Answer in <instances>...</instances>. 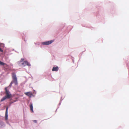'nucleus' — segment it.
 I'll list each match as a JSON object with an SVG mask.
<instances>
[{
  "mask_svg": "<svg viewBox=\"0 0 129 129\" xmlns=\"http://www.w3.org/2000/svg\"><path fill=\"white\" fill-rule=\"evenodd\" d=\"M3 51V50L0 48V51L2 52Z\"/></svg>",
  "mask_w": 129,
  "mask_h": 129,
  "instance_id": "obj_13",
  "label": "nucleus"
},
{
  "mask_svg": "<svg viewBox=\"0 0 129 129\" xmlns=\"http://www.w3.org/2000/svg\"><path fill=\"white\" fill-rule=\"evenodd\" d=\"M34 122L36 123L37 122V121L36 120H34Z\"/></svg>",
  "mask_w": 129,
  "mask_h": 129,
  "instance_id": "obj_14",
  "label": "nucleus"
},
{
  "mask_svg": "<svg viewBox=\"0 0 129 129\" xmlns=\"http://www.w3.org/2000/svg\"><path fill=\"white\" fill-rule=\"evenodd\" d=\"M24 59L23 58H22L20 60V61L21 62H22L23 61H24Z\"/></svg>",
  "mask_w": 129,
  "mask_h": 129,
  "instance_id": "obj_9",
  "label": "nucleus"
},
{
  "mask_svg": "<svg viewBox=\"0 0 129 129\" xmlns=\"http://www.w3.org/2000/svg\"><path fill=\"white\" fill-rule=\"evenodd\" d=\"M0 64H4V63L0 61Z\"/></svg>",
  "mask_w": 129,
  "mask_h": 129,
  "instance_id": "obj_11",
  "label": "nucleus"
},
{
  "mask_svg": "<svg viewBox=\"0 0 129 129\" xmlns=\"http://www.w3.org/2000/svg\"><path fill=\"white\" fill-rule=\"evenodd\" d=\"M8 107H7L6 108V112H5V119L6 120H7L8 119Z\"/></svg>",
  "mask_w": 129,
  "mask_h": 129,
  "instance_id": "obj_5",
  "label": "nucleus"
},
{
  "mask_svg": "<svg viewBox=\"0 0 129 129\" xmlns=\"http://www.w3.org/2000/svg\"><path fill=\"white\" fill-rule=\"evenodd\" d=\"M2 122L0 121V127L2 125Z\"/></svg>",
  "mask_w": 129,
  "mask_h": 129,
  "instance_id": "obj_12",
  "label": "nucleus"
},
{
  "mask_svg": "<svg viewBox=\"0 0 129 129\" xmlns=\"http://www.w3.org/2000/svg\"><path fill=\"white\" fill-rule=\"evenodd\" d=\"M22 64H29V63L27 61L25 60L22 63Z\"/></svg>",
  "mask_w": 129,
  "mask_h": 129,
  "instance_id": "obj_8",
  "label": "nucleus"
},
{
  "mask_svg": "<svg viewBox=\"0 0 129 129\" xmlns=\"http://www.w3.org/2000/svg\"><path fill=\"white\" fill-rule=\"evenodd\" d=\"M12 76L13 79V80L11 82H13V83H14L15 85H17L18 83L17 78L15 73H13L12 74Z\"/></svg>",
  "mask_w": 129,
  "mask_h": 129,
  "instance_id": "obj_2",
  "label": "nucleus"
},
{
  "mask_svg": "<svg viewBox=\"0 0 129 129\" xmlns=\"http://www.w3.org/2000/svg\"><path fill=\"white\" fill-rule=\"evenodd\" d=\"M24 94L26 95L29 96H31L32 95V93L30 92H25Z\"/></svg>",
  "mask_w": 129,
  "mask_h": 129,
  "instance_id": "obj_4",
  "label": "nucleus"
},
{
  "mask_svg": "<svg viewBox=\"0 0 129 129\" xmlns=\"http://www.w3.org/2000/svg\"><path fill=\"white\" fill-rule=\"evenodd\" d=\"M30 110L32 112H33V104L32 103H30Z\"/></svg>",
  "mask_w": 129,
  "mask_h": 129,
  "instance_id": "obj_7",
  "label": "nucleus"
},
{
  "mask_svg": "<svg viewBox=\"0 0 129 129\" xmlns=\"http://www.w3.org/2000/svg\"><path fill=\"white\" fill-rule=\"evenodd\" d=\"M53 42V41L51 40L47 42H43L42 43V44L44 45H48L50 44Z\"/></svg>",
  "mask_w": 129,
  "mask_h": 129,
  "instance_id": "obj_3",
  "label": "nucleus"
},
{
  "mask_svg": "<svg viewBox=\"0 0 129 129\" xmlns=\"http://www.w3.org/2000/svg\"><path fill=\"white\" fill-rule=\"evenodd\" d=\"M5 89L6 91V95L2 99L1 101V102L3 101L6 99L10 98L11 96V95L9 94V91L7 90V88H5Z\"/></svg>",
  "mask_w": 129,
  "mask_h": 129,
  "instance_id": "obj_1",
  "label": "nucleus"
},
{
  "mask_svg": "<svg viewBox=\"0 0 129 129\" xmlns=\"http://www.w3.org/2000/svg\"><path fill=\"white\" fill-rule=\"evenodd\" d=\"M58 70V67L56 66L55 67H54L53 68V69H52V71H57Z\"/></svg>",
  "mask_w": 129,
  "mask_h": 129,
  "instance_id": "obj_6",
  "label": "nucleus"
},
{
  "mask_svg": "<svg viewBox=\"0 0 129 129\" xmlns=\"http://www.w3.org/2000/svg\"><path fill=\"white\" fill-rule=\"evenodd\" d=\"M13 83V82H11L9 85V86H10V87H11V86L12 84Z\"/></svg>",
  "mask_w": 129,
  "mask_h": 129,
  "instance_id": "obj_10",
  "label": "nucleus"
}]
</instances>
